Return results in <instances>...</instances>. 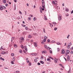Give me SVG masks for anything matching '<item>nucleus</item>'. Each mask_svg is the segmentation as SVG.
<instances>
[{
	"label": "nucleus",
	"mask_w": 73,
	"mask_h": 73,
	"mask_svg": "<svg viewBox=\"0 0 73 73\" xmlns=\"http://www.w3.org/2000/svg\"><path fill=\"white\" fill-rule=\"evenodd\" d=\"M8 51H7L6 52H5L4 51H2L1 52V54H6V53H8Z\"/></svg>",
	"instance_id": "f257e3e1"
},
{
	"label": "nucleus",
	"mask_w": 73,
	"mask_h": 73,
	"mask_svg": "<svg viewBox=\"0 0 73 73\" xmlns=\"http://www.w3.org/2000/svg\"><path fill=\"white\" fill-rule=\"evenodd\" d=\"M49 50H50V53H52V48H49Z\"/></svg>",
	"instance_id": "f03ea898"
},
{
	"label": "nucleus",
	"mask_w": 73,
	"mask_h": 73,
	"mask_svg": "<svg viewBox=\"0 0 73 73\" xmlns=\"http://www.w3.org/2000/svg\"><path fill=\"white\" fill-rule=\"evenodd\" d=\"M70 60V56L69 55H68L67 56V61H69Z\"/></svg>",
	"instance_id": "7ed1b4c3"
},
{
	"label": "nucleus",
	"mask_w": 73,
	"mask_h": 73,
	"mask_svg": "<svg viewBox=\"0 0 73 73\" xmlns=\"http://www.w3.org/2000/svg\"><path fill=\"white\" fill-rule=\"evenodd\" d=\"M44 47L46 48V49H48V48L49 49V48H50V47H48V46H47V45H44Z\"/></svg>",
	"instance_id": "20e7f679"
},
{
	"label": "nucleus",
	"mask_w": 73,
	"mask_h": 73,
	"mask_svg": "<svg viewBox=\"0 0 73 73\" xmlns=\"http://www.w3.org/2000/svg\"><path fill=\"white\" fill-rule=\"evenodd\" d=\"M65 53V50L64 49H62V54H64Z\"/></svg>",
	"instance_id": "39448f33"
},
{
	"label": "nucleus",
	"mask_w": 73,
	"mask_h": 73,
	"mask_svg": "<svg viewBox=\"0 0 73 73\" xmlns=\"http://www.w3.org/2000/svg\"><path fill=\"white\" fill-rule=\"evenodd\" d=\"M25 50H26V51H28V49H27V46H25Z\"/></svg>",
	"instance_id": "423d86ee"
},
{
	"label": "nucleus",
	"mask_w": 73,
	"mask_h": 73,
	"mask_svg": "<svg viewBox=\"0 0 73 73\" xmlns=\"http://www.w3.org/2000/svg\"><path fill=\"white\" fill-rule=\"evenodd\" d=\"M67 54H69L70 53V51L69 50H67L66 51Z\"/></svg>",
	"instance_id": "0eeeda50"
},
{
	"label": "nucleus",
	"mask_w": 73,
	"mask_h": 73,
	"mask_svg": "<svg viewBox=\"0 0 73 73\" xmlns=\"http://www.w3.org/2000/svg\"><path fill=\"white\" fill-rule=\"evenodd\" d=\"M3 9V7H2V6L1 5L0 6V10H1V11H2Z\"/></svg>",
	"instance_id": "6e6552de"
},
{
	"label": "nucleus",
	"mask_w": 73,
	"mask_h": 73,
	"mask_svg": "<svg viewBox=\"0 0 73 73\" xmlns=\"http://www.w3.org/2000/svg\"><path fill=\"white\" fill-rule=\"evenodd\" d=\"M58 19H59V21H60V20H61V16H60L59 17Z\"/></svg>",
	"instance_id": "1a4fd4ad"
},
{
	"label": "nucleus",
	"mask_w": 73,
	"mask_h": 73,
	"mask_svg": "<svg viewBox=\"0 0 73 73\" xmlns=\"http://www.w3.org/2000/svg\"><path fill=\"white\" fill-rule=\"evenodd\" d=\"M34 45L35 47H37V43H34Z\"/></svg>",
	"instance_id": "9d476101"
},
{
	"label": "nucleus",
	"mask_w": 73,
	"mask_h": 73,
	"mask_svg": "<svg viewBox=\"0 0 73 73\" xmlns=\"http://www.w3.org/2000/svg\"><path fill=\"white\" fill-rule=\"evenodd\" d=\"M0 60H2L3 61H4L5 60L4 58H3L2 57H1L0 58Z\"/></svg>",
	"instance_id": "9b49d317"
},
{
	"label": "nucleus",
	"mask_w": 73,
	"mask_h": 73,
	"mask_svg": "<svg viewBox=\"0 0 73 73\" xmlns=\"http://www.w3.org/2000/svg\"><path fill=\"white\" fill-rule=\"evenodd\" d=\"M47 61H49V62H51V61H50V58H48L47 59Z\"/></svg>",
	"instance_id": "f8f14e48"
},
{
	"label": "nucleus",
	"mask_w": 73,
	"mask_h": 73,
	"mask_svg": "<svg viewBox=\"0 0 73 73\" xmlns=\"http://www.w3.org/2000/svg\"><path fill=\"white\" fill-rule=\"evenodd\" d=\"M42 53H46V51L45 50H44L43 51H42Z\"/></svg>",
	"instance_id": "ddd939ff"
},
{
	"label": "nucleus",
	"mask_w": 73,
	"mask_h": 73,
	"mask_svg": "<svg viewBox=\"0 0 73 73\" xmlns=\"http://www.w3.org/2000/svg\"><path fill=\"white\" fill-rule=\"evenodd\" d=\"M40 63H41V64H44V62H43V61L41 60L40 61Z\"/></svg>",
	"instance_id": "4468645a"
},
{
	"label": "nucleus",
	"mask_w": 73,
	"mask_h": 73,
	"mask_svg": "<svg viewBox=\"0 0 73 73\" xmlns=\"http://www.w3.org/2000/svg\"><path fill=\"white\" fill-rule=\"evenodd\" d=\"M49 24L51 27H53V25H52V24L50 23H49Z\"/></svg>",
	"instance_id": "2eb2a0df"
},
{
	"label": "nucleus",
	"mask_w": 73,
	"mask_h": 73,
	"mask_svg": "<svg viewBox=\"0 0 73 73\" xmlns=\"http://www.w3.org/2000/svg\"><path fill=\"white\" fill-rule=\"evenodd\" d=\"M17 46L16 44H14V47H15V48H16Z\"/></svg>",
	"instance_id": "dca6fc26"
},
{
	"label": "nucleus",
	"mask_w": 73,
	"mask_h": 73,
	"mask_svg": "<svg viewBox=\"0 0 73 73\" xmlns=\"http://www.w3.org/2000/svg\"><path fill=\"white\" fill-rule=\"evenodd\" d=\"M54 62H56V63H57V60L56 59H54Z\"/></svg>",
	"instance_id": "f3484780"
},
{
	"label": "nucleus",
	"mask_w": 73,
	"mask_h": 73,
	"mask_svg": "<svg viewBox=\"0 0 73 73\" xmlns=\"http://www.w3.org/2000/svg\"><path fill=\"white\" fill-rule=\"evenodd\" d=\"M23 34L24 35H26V32L24 31L23 32Z\"/></svg>",
	"instance_id": "a211bd4d"
},
{
	"label": "nucleus",
	"mask_w": 73,
	"mask_h": 73,
	"mask_svg": "<svg viewBox=\"0 0 73 73\" xmlns=\"http://www.w3.org/2000/svg\"><path fill=\"white\" fill-rule=\"evenodd\" d=\"M28 37L29 38H32V36H31V35H29L28 36Z\"/></svg>",
	"instance_id": "6ab92c4d"
},
{
	"label": "nucleus",
	"mask_w": 73,
	"mask_h": 73,
	"mask_svg": "<svg viewBox=\"0 0 73 73\" xmlns=\"http://www.w3.org/2000/svg\"><path fill=\"white\" fill-rule=\"evenodd\" d=\"M2 8H3V9H5L6 8L4 6H2Z\"/></svg>",
	"instance_id": "aec40b11"
},
{
	"label": "nucleus",
	"mask_w": 73,
	"mask_h": 73,
	"mask_svg": "<svg viewBox=\"0 0 73 73\" xmlns=\"http://www.w3.org/2000/svg\"><path fill=\"white\" fill-rule=\"evenodd\" d=\"M70 72H71V70L70 69L68 72H67V73H70Z\"/></svg>",
	"instance_id": "412c9836"
},
{
	"label": "nucleus",
	"mask_w": 73,
	"mask_h": 73,
	"mask_svg": "<svg viewBox=\"0 0 73 73\" xmlns=\"http://www.w3.org/2000/svg\"><path fill=\"white\" fill-rule=\"evenodd\" d=\"M16 5H15L14 10H16Z\"/></svg>",
	"instance_id": "4be33fe9"
},
{
	"label": "nucleus",
	"mask_w": 73,
	"mask_h": 73,
	"mask_svg": "<svg viewBox=\"0 0 73 73\" xmlns=\"http://www.w3.org/2000/svg\"><path fill=\"white\" fill-rule=\"evenodd\" d=\"M44 20H47V18H46V16L44 17Z\"/></svg>",
	"instance_id": "5701e85b"
},
{
	"label": "nucleus",
	"mask_w": 73,
	"mask_h": 73,
	"mask_svg": "<svg viewBox=\"0 0 73 73\" xmlns=\"http://www.w3.org/2000/svg\"><path fill=\"white\" fill-rule=\"evenodd\" d=\"M34 61L35 62H37V59H34Z\"/></svg>",
	"instance_id": "b1692460"
},
{
	"label": "nucleus",
	"mask_w": 73,
	"mask_h": 73,
	"mask_svg": "<svg viewBox=\"0 0 73 73\" xmlns=\"http://www.w3.org/2000/svg\"><path fill=\"white\" fill-rule=\"evenodd\" d=\"M14 38H15L13 37L11 38V42H12V41H13V40H14Z\"/></svg>",
	"instance_id": "393cba45"
},
{
	"label": "nucleus",
	"mask_w": 73,
	"mask_h": 73,
	"mask_svg": "<svg viewBox=\"0 0 73 73\" xmlns=\"http://www.w3.org/2000/svg\"><path fill=\"white\" fill-rule=\"evenodd\" d=\"M13 61H15V57H14L13 58Z\"/></svg>",
	"instance_id": "a878e982"
},
{
	"label": "nucleus",
	"mask_w": 73,
	"mask_h": 73,
	"mask_svg": "<svg viewBox=\"0 0 73 73\" xmlns=\"http://www.w3.org/2000/svg\"><path fill=\"white\" fill-rule=\"evenodd\" d=\"M66 12H68L69 11V9H68V8H66Z\"/></svg>",
	"instance_id": "bb28decb"
},
{
	"label": "nucleus",
	"mask_w": 73,
	"mask_h": 73,
	"mask_svg": "<svg viewBox=\"0 0 73 73\" xmlns=\"http://www.w3.org/2000/svg\"><path fill=\"white\" fill-rule=\"evenodd\" d=\"M21 40H23V41L24 40V38L23 37H21Z\"/></svg>",
	"instance_id": "cd10ccee"
},
{
	"label": "nucleus",
	"mask_w": 73,
	"mask_h": 73,
	"mask_svg": "<svg viewBox=\"0 0 73 73\" xmlns=\"http://www.w3.org/2000/svg\"><path fill=\"white\" fill-rule=\"evenodd\" d=\"M3 46H2L0 48V50H2L3 49Z\"/></svg>",
	"instance_id": "c85d7f7f"
},
{
	"label": "nucleus",
	"mask_w": 73,
	"mask_h": 73,
	"mask_svg": "<svg viewBox=\"0 0 73 73\" xmlns=\"http://www.w3.org/2000/svg\"><path fill=\"white\" fill-rule=\"evenodd\" d=\"M19 13L20 15H23V14H22V13L20 11H19Z\"/></svg>",
	"instance_id": "c756f323"
},
{
	"label": "nucleus",
	"mask_w": 73,
	"mask_h": 73,
	"mask_svg": "<svg viewBox=\"0 0 73 73\" xmlns=\"http://www.w3.org/2000/svg\"><path fill=\"white\" fill-rule=\"evenodd\" d=\"M44 38H45V39H47L48 38L46 36H44Z\"/></svg>",
	"instance_id": "7c9ffc66"
},
{
	"label": "nucleus",
	"mask_w": 73,
	"mask_h": 73,
	"mask_svg": "<svg viewBox=\"0 0 73 73\" xmlns=\"http://www.w3.org/2000/svg\"><path fill=\"white\" fill-rule=\"evenodd\" d=\"M21 25H22V26L23 27H26V25H24L23 24H21Z\"/></svg>",
	"instance_id": "2f4dec72"
},
{
	"label": "nucleus",
	"mask_w": 73,
	"mask_h": 73,
	"mask_svg": "<svg viewBox=\"0 0 73 73\" xmlns=\"http://www.w3.org/2000/svg\"><path fill=\"white\" fill-rule=\"evenodd\" d=\"M67 49H69V48H70V46H67Z\"/></svg>",
	"instance_id": "473e14b6"
},
{
	"label": "nucleus",
	"mask_w": 73,
	"mask_h": 73,
	"mask_svg": "<svg viewBox=\"0 0 73 73\" xmlns=\"http://www.w3.org/2000/svg\"><path fill=\"white\" fill-rule=\"evenodd\" d=\"M57 45H60L61 43H59L58 42H57Z\"/></svg>",
	"instance_id": "72a5a7b5"
},
{
	"label": "nucleus",
	"mask_w": 73,
	"mask_h": 73,
	"mask_svg": "<svg viewBox=\"0 0 73 73\" xmlns=\"http://www.w3.org/2000/svg\"><path fill=\"white\" fill-rule=\"evenodd\" d=\"M3 2L4 3H6V1L5 0H4L3 1Z\"/></svg>",
	"instance_id": "f704fd0d"
},
{
	"label": "nucleus",
	"mask_w": 73,
	"mask_h": 73,
	"mask_svg": "<svg viewBox=\"0 0 73 73\" xmlns=\"http://www.w3.org/2000/svg\"><path fill=\"white\" fill-rule=\"evenodd\" d=\"M11 63L12 64H14V62L13 61H11Z\"/></svg>",
	"instance_id": "c9c22d12"
},
{
	"label": "nucleus",
	"mask_w": 73,
	"mask_h": 73,
	"mask_svg": "<svg viewBox=\"0 0 73 73\" xmlns=\"http://www.w3.org/2000/svg\"><path fill=\"white\" fill-rule=\"evenodd\" d=\"M28 27H25V29L26 30H28Z\"/></svg>",
	"instance_id": "e433bc0d"
},
{
	"label": "nucleus",
	"mask_w": 73,
	"mask_h": 73,
	"mask_svg": "<svg viewBox=\"0 0 73 73\" xmlns=\"http://www.w3.org/2000/svg\"><path fill=\"white\" fill-rule=\"evenodd\" d=\"M11 56H14V54L12 53V54H11Z\"/></svg>",
	"instance_id": "4c0bfd02"
},
{
	"label": "nucleus",
	"mask_w": 73,
	"mask_h": 73,
	"mask_svg": "<svg viewBox=\"0 0 73 73\" xmlns=\"http://www.w3.org/2000/svg\"><path fill=\"white\" fill-rule=\"evenodd\" d=\"M29 66H31V65H32V63H31L30 62L29 64Z\"/></svg>",
	"instance_id": "58836bf2"
},
{
	"label": "nucleus",
	"mask_w": 73,
	"mask_h": 73,
	"mask_svg": "<svg viewBox=\"0 0 73 73\" xmlns=\"http://www.w3.org/2000/svg\"><path fill=\"white\" fill-rule=\"evenodd\" d=\"M19 52L20 53H22V51L21 50H20Z\"/></svg>",
	"instance_id": "ea45409f"
},
{
	"label": "nucleus",
	"mask_w": 73,
	"mask_h": 73,
	"mask_svg": "<svg viewBox=\"0 0 73 73\" xmlns=\"http://www.w3.org/2000/svg\"><path fill=\"white\" fill-rule=\"evenodd\" d=\"M52 3L53 4H55V2L54 1H52Z\"/></svg>",
	"instance_id": "a19ab883"
},
{
	"label": "nucleus",
	"mask_w": 73,
	"mask_h": 73,
	"mask_svg": "<svg viewBox=\"0 0 73 73\" xmlns=\"http://www.w3.org/2000/svg\"><path fill=\"white\" fill-rule=\"evenodd\" d=\"M59 65L60 66H62V67H63V66H62V64H60Z\"/></svg>",
	"instance_id": "79ce46f5"
},
{
	"label": "nucleus",
	"mask_w": 73,
	"mask_h": 73,
	"mask_svg": "<svg viewBox=\"0 0 73 73\" xmlns=\"http://www.w3.org/2000/svg\"><path fill=\"white\" fill-rule=\"evenodd\" d=\"M47 41H48V43H49V42H50V40L48 39L47 40Z\"/></svg>",
	"instance_id": "37998d69"
},
{
	"label": "nucleus",
	"mask_w": 73,
	"mask_h": 73,
	"mask_svg": "<svg viewBox=\"0 0 73 73\" xmlns=\"http://www.w3.org/2000/svg\"><path fill=\"white\" fill-rule=\"evenodd\" d=\"M60 51V48H57V52H59Z\"/></svg>",
	"instance_id": "c03bdc74"
},
{
	"label": "nucleus",
	"mask_w": 73,
	"mask_h": 73,
	"mask_svg": "<svg viewBox=\"0 0 73 73\" xmlns=\"http://www.w3.org/2000/svg\"><path fill=\"white\" fill-rule=\"evenodd\" d=\"M71 44H72V43H69L68 44V46H70V45H71Z\"/></svg>",
	"instance_id": "a18cd8bd"
},
{
	"label": "nucleus",
	"mask_w": 73,
	"mask_h": 73,
	"mask_svg": "<svg viewBox=\"0 0 73 73\" xmlns=\"http://www.w3.org/2000/svg\"><path fill=\"white\" fill-rule=\"evenodd\" d=\"M36 17H35L33 19L34 21H36Z\"/></svg>",
	"instance_id": "49530a36"
},
{
	"label": "nucleus",
	"mask_w": 73,
	"mask_h": 73,
	"mask_svg": "<svg viewBox=\"0 0 73 73\" xmlns=\"http://www.w3.org/2000/svg\"><path fill=\"white\" fill-rule=\"evenodd\" d=\"M57 28L56 27H55L54 29V31H56V30H57Z\"/></svg>",
	"instance_id": "de8ad7c7"
},
{
	"label": "nucleus",
	"mask_w": 73,
	"mask_h": 73,
	"mask_svg": "<svg viewBox=\"0 0 73 73\" xmlns=\"http://www.w3.org/2000/svg\"><path fill=\"white\" fill-rule=\"evenodd\" d=\"M53 24H57V23H56L55 22H53L52 23Z\"/></svg>",
	"instance_id": "09e8293b"
},
{
	"label": "nucleus",
	"mask_w": 73,
	"mask_h": 73,
	"mask_svg": "<svg viewBox=\"0 0 73 73\" xmlns=\"http://www.w3.org/2000/svg\"><path fill=\"white\" fill-rule=\"evenodd\" d=\"M23 52L24 53H25V54H27V52L26 51H25V50H24L23 51Z\"/></svg>",
	"instance_id": "8fccbe9b"
},
{
	"label": "nucleus",
	"mask_w": 73,
	"mask_h": 73,
	"mask_svg": "<svg viewBox=\"0 0 73 73\" xmlns=\"http://www.w3.org/2000/svg\"><path fill=\"white\" fill-rule=\"evenodd\" d=\"M21 48H24V46H23V45H22L21 46Z\"/></svg>",
	"instance_id": "3c124183"
},
{
	"label": "nucleus",
	"mask_w": 73,
	"mask_h": 73,
	"mask_svg": "<svg viewBox=\"0 0 73 73\" xmlns=\"http://www.w3.org/2000/svg\"><path fill=\"white\" fill-rule=\"evenodd\" d=\"M43 32H44V33H45V29H44V28H43Z\"/></svg>",
	"instance_id": "603ef678"
},
{
	"label": "nucleus",
	"mask_w": 73,
	"mask_h": 73,
	"mask_svg": "<svg viewBox=\"0 0 73 73\" xmlns=\"http://www.w3.org/2000/svg\"><path fill=\"white\" fill-rule=\"evenodd\" d=\"M43 58H44V57H43V56H41V57L40 59H43Z\"/></svg>",
	"instance_id": "864d4df0"
},
{
	"label": "nucleus",
	"mask_w": 73,
	"mask_h": 73,
	"mask_svg": "<svg viewBox=\"0 0 73 73\" xmlns=\"http://www.w3.org/2000/svg\"><path fill=\"white\" fill-rule=\"evenodd\" d=\"M31 55L32 56H35V54L34 53H33V54H31Z\"/></svg>",
	"instance_id": "5fc2aeb1"
},
{
	"label": "nucleus",
	"mask_w": 73,
	"mask_h": 73,
	"mask_svg": "<svg viewBox=\"0 0 73 73\" xmlns=\"http://www.w3.org/2000/svg\"><path fill=\"white\" fill-rule=\"evenodd\" d=\"M43 41H44V42H46V39H44L43 40Z\"/></svg>",
	"instance_id": "6e6d98bb"
},
{
	"label": "nucleus",
	"mask_w": 73,
	"mask_h": 73,
	"mask_svg": "<svg viewBox=\"0 0 73 73\" xmlns=\"http://www.w3.org/2000/svg\"><path fill=\"white\" fill-rule=\"evenodd\" d=\"M37 55L36 53L34 54V56H36Z\"/></svg>",
	"instance_id": "4d7b16f0"
},
{
	"label": "nucleus",
	"mask_w": 73,
	"mask_h": 73,
	"mask_svg": "<svg viewBox=\"0 0 73 73\" xmlns=\"http://www.w3.org/2000/svg\"><path fill=\"white\" fill-rule=\"evenodd\" d=\"M19 72H20V71L19 70H17L16 71V73H19Z\"/></svg>",
	"instance_id": "13d9d810"
},
{
	"label": "nucleus",
	"mask_w": 73,
	"mask_h": 73,
	"mask_svg": "<svg viewBox=\"0 0 73 73\" xmlns=\"http://www.w3.org/2000/svg\"><path fill=\"white\" fill-rule=\"evenodd\" d=\"M44 6H45V5H42V7L43 8H44Z\"/></svg>",
	"instance_id": "bf43d9fd"
},
{
	"label": "nucleus",
	"mask_w": 73,
	"mask_h": 73,
	"mask_svg": "<svg viewBox=\"0 0 73 73\" xmlns=\"http://www.w3.org/2000/svg\"><path fill=\"white\" fill-rule=\"evenodd\" d=\"M37 65H40V63H37Z\"/></svg>",
	"instance_id": "052dcab7"
},
{
	"label": "nucleus",
	"mask_w": 73,
	"mask_h": 73,
	"mask_svg": "<svg viewBox=\"0 0 73 73\" xmlns=\"http://www.w3.org/2000/svg\"><path fill=\"white\" fill-rule=\"evenodd\" d=\"M42 5H45V4L44 3H42Z\"/></svg>",
	"instance_id": "680f3d73"
},
{
	"label": "nucleus",
	"mask_w": 73,
	"mask_h": 73,
	"mask_svg": "<svg viewBox=\"0 0 73 73\" xmlns=\"http://www.w3.org/2000/svg\"><path fill=\"white\" fill-rule=\"evenodd\" d=\"M44 0H42V3H44Z\"/></svg>",
	"instance_id": "e2e57ef3"
},
{
	"label": "nucleus",
	"mask_w": 73,
	"mask_h": 73,
	"mask_svg": "<svg viewBox=\"0 0 73 73\" xmlns=\"http://www.w3.org/2000/svg\"><path fill=\"white\" fill-rule=\"evenodd\" d=\"M50 58H51V59H52V60H54V59L52 57H51Z\"/></svg>",
	"instance_id": "0e129e2a"
},
{
	"label": "nucleus",
	"mask_w": 73,
	"mask_h": 73,
	"mask_svg": "<svg viewBox=\"0 0 73 73\" xmlns=\"http://www.w3.org/2000/svg\"><path fill=\"white\" fill-rule=\"evenodd\" d=\"M41 44H44V41H42V42H41Z\"/></svg>",
	"instance_id": "69168bd1"
},
{
	"label": "nucleus",
	"mask_w": 73,
	"mask_h": 73,
	"mask_svg": "<svg viewBox=\"0 0 73 73\" xmlns=\"http://www.w3.org/2000/svg\"><path fill=\"white\" fill-rule=\"evenodd\" d=\"M71 14H72V13H73V10H72V11H71Z\"/></svg>",
	"instance_id": "338daca9"
},
{
	"label": "nucleus",
	"mask_w": 73,
	"mask_h": 73,
	"mask_svg": "<svg viewBox=\"0 0 73 73\" xmlns=\"http://www.w3.org/2000/svg\"><path fill=\"white\" fill-rule=\"evenodd\" d=\"M71 54H73V51H72L71 52H70Z\"/></svg>",
	"instance_id": "774afa93"
}]
</instances>
